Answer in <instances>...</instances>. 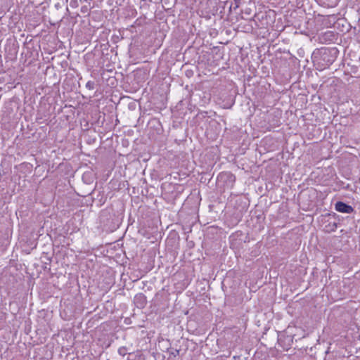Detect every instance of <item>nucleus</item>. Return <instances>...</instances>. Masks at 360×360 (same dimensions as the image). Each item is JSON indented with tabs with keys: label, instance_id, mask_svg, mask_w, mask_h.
I'll list each match as a JSON object with an SVG mask.
<instances>
[{
	"label": "nucleus",
	"instance_id": "423d86ee",
	"mask_svg": "<svg viewBox=\"0 0 360 360\" xmlns=\"http://www.w3.org/2000/svg\"><path fill=\"white\" fill-rule=\"evenodd\" d=\"M119 354L124 356L127 353V349L125 347H121L118 349Z\"/></svg>",
	"mask_w": 360,
	"mask_h": 360
},
{
	"label": "nucleus",
	"instance_id": "f257e3e1",
	"mask_svg": "<svg viewBox=\"0 0 360 360\" xmlns=\"http://www.w3.org/2000/svg\"><path fill=\"white\" fill-rule=\"evenodd\" d=\"M319 54V57L316 59L318 68L324 70L333 63L339 54V51L335 47L322 48Z\"/></svg>",
	"mask_w": 360,
	"mask_h": 360
},
{
	"label": "nucleus",
	"instance_id": "7ed1b4c3",
	"mask_svg": "<svg viewBox=\"0 0 360 360\" xmlns=\"http://www.w3.org/2000/svg\"><path fill=\"white\" fill-rule=\"evenodd\" d=\"M217 179L218 181H223L232 186L236 181V176L231 172H221L219 174Z\"/></svg>",
	"mask_w": 360,
	"mask_h": 360
},
{
	"label": "nucleus",
	"instance_id": "6e6552de",
	"mask_svg": "<svg viewBox=\"0 0 360 360\" xmlns=\"http://www.w3.org/2000/svg\"><path fill=\"white\" fill-rule=\"evenodd\" d=\"M180 349H174L172 351L170 352V355L173 356L174 357H176V356L179 355Z\"/></svg>",
	"mask_w": 360,
	"mask_h": 360
},
{
	"label": "nucleus",
	"instance_id": "0eeeda50",
	"mask_svg": "<svg viewBox=\"0 0 360 360\" xmlns=\"http://www.w3.org/2000/svg\"><path fill=\"white\" fill-rule=\"evenodd\" d=\"M86 87L90 90H92L94 89L95 87V83L94 82H92V81H89L86 84Z\"/></svg>",
	"mask_w": 360,
	"mask_h": 360
},
{
	"label": "nucleus",
	"instance_id": "f03ea898",
	"mask_svg": "<svg viewBox=\"0 0 360 360\" xmlns=\"http://www.w3.org/2000/svg\"><path fill=\"white\" fill-rule=\"evenodd\" d=\"M335 208L338 212L342 213L350 214L354 211V208L351 205L342 201L337 202Z\"/></svg>",
	"mask_w": 360,
	"mask_h": 360
},
{
	"label": "nucleus",
	"instance_id": "1a4fd4ad",
	"mask_svg": "<svg viewBox=\"0 0 360 360\" xmlns=\"http://www.w3.org/2000/svg\"><path fill=\"white\" fill-rule=\"evenodd\" d=\"M192 73H193V72H192V71H187V72H186V75H187V76H189V75H191Z\"/></svg>",
	"mask_w": 360,
	"mask_h": 360
},
{
	"label": "nucleus",
	"instance_id": "20e7f679",
	"mask_svg": "<svg viewBox=\"0 0 360 360\" xmlns=\"http://www.w3.org/2000/svg\"><path fill=\"white\" fill-rule=\"evenodd\" d=\"M134 302L138 308L143 309L147 303L146 297L143 293H139L135 295Z\"/></svg>",
	"mask_w": 360,
	"mask_h": 360
},
{
	"label": "nucleus",
	"instance_id": "39448f33",
	"mask_svg": "<svg viewBox=\"0 0 360 360\" xmlns=\"http://www.w3.org/2000/svg\"><path fill=\"white\" fill-rule=\"evenodd\" d=\"M337 227H338L337 223L333 222V223H329L328 225H326L325 226V229H326V231L331 232V231H335L337 229Z\"/></svg>",
	"mask_w": 360,
	"mask_h": 360
}]
</instances>
